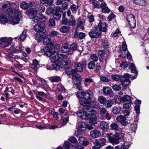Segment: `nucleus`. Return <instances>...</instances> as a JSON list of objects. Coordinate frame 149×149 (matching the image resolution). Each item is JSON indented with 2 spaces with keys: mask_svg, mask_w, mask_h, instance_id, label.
<instances>
[{
  "mask_svg": "<svg viewBox=\"0 0 149 149\" xmlns=\"http://www.w3.org/2000/svg\"><path fill=\"white\" fill-rule=\"evenodd\" d=\"M101 44L103 47L106 48H108L110 46V44L108 40L106 39H102Z\"/></svg>",
  "mask_w": 149,
  "mask_h": 149,
  "instance_id": "nucleus-29",
  "label": "nucleus"
},
{
  "mask_svg": "<svg viewBox=\"0 0 149 149\" xmlns=\"http://www.w3.org/2000/svg\"><path fill=\"white\" fill-rule=\"evenodd\" d=\"M111 133H108L107 136L109 142L113 145H116L119 143V140L118 138V134H116L114 135L111 136Z\"/></svg>",
  "mask_w": 149,
  "mask_h": 149,
  "instance_id": "nucleus-10",
  "label": "nucleus"
},
{
  "mask_svg": "<svg viewBox=\"0 0 149 149\" xmlns=\"http://www.w3.org/2000/svg\"><path fill=\"white\" fill-rule=\"evenodd\" d=\"M120 33V31L119 30L117 29L116 31L113 32L111 33V37H116Z\"/></svg>",
  "mask_w": 149,
  "mask_h": 149,
  "instance_id": "nucleus-59",
  "label": "nucleus"
},
{
  "mask_svg": "<svg viewBox=\"0 0 149 149\" xmlns=\"http://www.w3.org/2000/svg\"><path fill=\"white\" fill-rule=\"evenodd\" d=\"M112 88L116 91H118L121 90V87L118 85L115 84L113 86Z\"/></svg>",
  "mask_w": 149,
  "mask_h": 149,
  "instance_id": "nucleus-58",
  "label": "nucleus"
},
{
  "mask_svg": "<svg viewBox=\"0 0 149 149\" xmlns=\"http://www.w3.org/2000/svg\"><path fill=\"white\" fill-rule=\"evenodd\" d=\"M100 5H101V7L102 9V11L104 13H109L110 12V10L108 8L106 3L104 2L101 3Z\"/></svg>",
  "mask_w": 149,
  "mask_h": 149,
  "instance_id": "nucleus-24",
  "label": "nucleus"
},
{
  "mask_svg": "<svg viewBox=\"0 0 149 149\" xmlns=\"http://www.w3.org/2000/svg\"><path fill=\"white\" fill-rule=\"evenodd\" d=\"M90 37L92 38H98L101 34V32L96 27H93L91 31L89 33Z\"/></svg>",
  "mask_w": 149,
  "mask_h": 149,
  "instance_id": "nucleus-8",
  "label": "nucleus"
},
{
  "mask_svg": "<svg viewBox=\"0 0 149 149\" xmlns=\"http://www.w3.org/2000/svg\"><path fill=\"white\" fill-rule=\"evenodd\" d=\"M83 81L84 84L86 86H88L90 83H94L93 79L89 77L86 78Z\"/></svg>",
  "mask_w": 149,
  "mask_h": 149,
  "instance_id": "nucleus-30",
  "label": "nucleus"
},
{
  "mask_svg": "<svg viewBox=\"0 0 149 149\" xmlns=\"http://www.w3.org/2000/svg\"><path fill=\"white\" fill-rule=\"evenodd\" d=\"M84 22L82 21H80L77 24V27H80L82 30L84 29Z\"/></svg>",
  "mask_w": 149,
  "mask_h": 149,
  "instance_id": "nucleus-52",
  "label": "nucleus"
},
{
  "mask_svg": "<svg viewBox=\"0 0 149 149\" xmlns=\"http://www.w3.org/2000/svg\"><path fill=\"white\" fill-rule=\"evenodd\" d=\"M127 20L129 26L132 28H134L136 26V21L135 16L132 14H129L127 16Z\"/></svg>",
  "mask_w": 149,
  "mask_h": 149,
  "instance_id": "nucleus-11",
  "label": "nucleus"
},
{
  "mask_svg": "<svg viewBox=\"0 0 149 149\" xmlns=\"http://www.w3.org/2000/svg\"><path fill=\"white\" fill-rule=\"evenodd\" d=\"M79 91L77 92L76 94L77 96L79 99L80 98L83 97H84L85 92L82 91H80L79 90Z\"/></svg>",
  "mask_w": 149,
  "mask_h": 149,
  "instance_id": "nucleus-53",
  "label": "nucleus"
},
{
  "mask_svg": "<svg viewBox=\"0 0 149 149\" xmlns=\"http://www.w3.org/2000/svg\"><path fill=\"white\" fill-rule=\"evenodd\" d=\"M102 91L104 95H109L110 96H112L113 95L112 89L109 87H103Z\"/></svg>",
  "mask_w": 149,
  "mask_h": 149,
  "instance_id": "nucleus-19",
  "label": "nucleus"
},
{
  "mask_svg": "<svg viewBox=\"0 0 149 149\" xmlns=\"http://www.w3.org/2000/svg\"><path fill=\"white\" fill-rule=\"evenodd\" d=\"M37 7L40 12H44L45 10V7L43 5H41L40 3L37 5Z\"/></svg>",
  "mask_w": 149,
  "mask_h": 149,
  "instance_id": "nucleus-49",
  "label": "nucleus"
},
{
  "mask_svg": "<svg viewBox=\"0 0 149 149\" xmlns=\"http://www.w3.org/2000/svg\"><path fill=\"white\" fill-rule=\"evenodd\" d=\"M17 5L14 3L9 2L4 4L2 6V9L4 10L6 15H4L3 22L6 23L9 20L13 25L17 24L19 21V17H22V13L17 9Z\"/></svg>",
  "mask_w": 149,
  "mask_h": 149,
  "instance_id": "nucleus-1",
  "label": "nucleus"
},
{
  "mask_svg": "<svg viewBox=\"0 0 149 149\" xmlns=\"http://www.w3.org/2000/svg\"><path fill=\"white\" fill-rule=\"evenodd\" d=\"M78 7V6L77 5L76 6L75 4H73L71 6L70 8L73 13H75L77 11Z\"/></svg>",
  "mask_w": 149,
  "mask_h": 149,
  "instance_id": "nucleus-48",
  "label": "nucleus"
},
{
  "mask_svg": "<svg viewBox=\"0 0 149 149\" xmlns=\"http://www.w3.org/2000/svg\"><path fill=\"white\" fill-rule=\"evenodd\" d=\"M90 58L94 61H97L98 59V57L95 54H93L90 56Z\"/></svg>",
  "mask_w": 149,
  "mask_h": 149,
  "instance_id": "nucleus-55",
  "label": "nucleus"
},
{
  "mask_svg": "<svg viewBox=\"0 0 149 149\" xmlns=\"http://www.w3.org/2000/svg\"><path fill=\"white\" fill-rule=\"evenodd\" d=\"M87 62L86 61H83L81 63L77 62L75 64L76 69L77 71L81 72L86 66Z\"/></svg>",
  "mask_w": 149,
  "mask_h": 149,
  "instance_id": "nucleus-14",
  "label": "nucleus"
},
{
  "mask_svg": "<svg viewBox=\"0 0 149 149\" xmlns=\"http://www.w3.org/2000/svg\"><path fill=\"white\" fill-rule=\"evenodd\" d=\"M129 69L131 70L132 72L137 74L138 71L136 69V67L134 64L132 63H129Z\"/></svg>",
  "mask_w": 149,
  "mask_h": 149,
  "instance_id": "nucleus-32",
  "label": "nucleus"
},
{
  "mask_svg": "<svg viewBox=\"0 0 149 149\" xmlns=\"http://www.w3.org/2000/svg\"><path fill=\"white\" fill-rule=\"evenodd\" d=\"M77 44L76 43H73L70 45V50L72 52V54H73V51L77 49Z\"/></svg>",
  "mask_w": 149,
  "mask_h": 149,
  "instance_id": "nucleus-43",
  "label": "nucleus"
},
{
  "mask_svg": "<svg viewBox=\"0 0 149 149\" xmlns=\"http://www.w3.org/2000/svg\"><path fill=\"white\" fill-rule=\"evenodd\" d=\"M91 136L93 138H98L101 134L100 132L98 130H94L90 132Z\"/></svg>",
  "mask_w": 149,
  "mask_h": 149,
  "instance_id": "nucleus-22",
  "label": "nucleus"
},
{
  "mask_svg": "<svg viewBox=\"0 0 149 149\" xmlns=\"http://www.w3.org/2000/svg\"><path fill=\"white\" fill-rule=\"evenodd\" d=\"M99 102L102 104H105L107 101V99L105 97L102 96H100L98 97Z\"/></svg>",
  "mask_w": 149,
  "mask_h": 149,
  "instance_id": "nucleus-41",
  "label": "nucleus"
},
{
  "mask_svg": "<svg viewBox=\"0 0 149 149\" xmlns=\"http://www.w3.org/2000/svg\"><path fill=\"white\" fill-rule=\"evenodd\" d=\"M109 51L108 49H104L100 50L98 52V54L101 57L107 56L109 55Z\"/></svg>",
  "mask_w": 149,
  "mask_h": 149,
  "instance_id": "nucleus-23",
  "label": "nucleus"
},
{
  "mask_svg": "<svg viewBox=\"0 0 149 149\" xmlns=\"http://www.w3.org/2000/svg\"><path fill=\"white\" fill-rule=\"evenodd\" d=\"M130 97L128 95H124L122 98V100L123 102L130 101Z\"/></svg>",
  "mask_w": 149,
  "mask_h": 149,
  "instance_id": "nucleus-54",
  "label": "nucleus"
},
{
  "mask_svg": "<svg viewBox=\"0 0 149 149\" xmlns=\"http://www.w3.org/2000/svg\"><path fill=\"white\" fill-rule=\"evenodd\" d=\"M133 2L137 5L144 6L146 4L145 0H133Z\"/></svg>",
  "mask_w": 149,
  "mask_h": 149,
  "instance_id": "nucleus-28",
  "label": "nucleus"
},
{
  "mask_svg": "<svg viewBox=\"0 0 149 149\" xmlns=\"http://www.w3.org/2000/svg\"><path fill=\"white\" fill-rule=\"evenodd\" d=\"M27 11L29 18L32 19L35 17L36 15L37 14V10L36 8H31Z\"/></svg>",
  "mask_w": 149,
  "mask_h": 149,
  "instance_id": "nucleus-16",
  "label": "nucleus"
},
{
  "mask_svg": "<svg viewBox=\"0 0 149 149\" xmlns=\"http://www.w3.org/2000/svg\"><path fill=\"white\" fill-rule=\"evenodd\" d=\"M76 70V69H69L67 70L66 72L68 74H71L72 75V76H73L77 74H77Z\"/></svg>",
  "mask_w": 149,
  "mask_h": 149,
  "instance_id": "nucleus-40",
  "label": "nucleus"
},
{
  "mask_svg": "<svg viewBox=\"0 0 149 149\" xmlns=\"http://www.w3.org/2000/svg\"><path fill=\"white\" fill-rule=\"evenodd\" d=\"M70 146V143L66 141L64 143L63 146L65 149H69Z\"/></svg>",
  "mask_w": 149,
  "mask_h": 149,
  "instance_id": "nucleus-60",
  "label": "nucleus"
},
{
  "mask_svg": "<svg viewBox=\"0 0 149 149\" xmlns=\"http://www.w3.org/2000/svg\"><path fill=\"white\" fill-rule=\"evenodd\" d=\"M123 77V76L118 74H113L111 76V78L114 81H118L119 80L120 81V79Z\"/></svg>",
  "mask_w": 149,
  "mask_h": 149,
  "instance_id": "nucleus-38",
  "label": "nucleus"
},
{
  "mask_svg": "<svg viewBox=\"0 0 149 149\" xmlns=\"http://www.w3.org/2000/svg\"><path fill=\"white\" fill-rule=\"evenodd\" d=\"M88 100L85 97L79 98V103L84 106V112H82L81 111H79L77 112V114L81 119L88 120L89 123L91 125L93 124H95L96 119V112L88 107L91 105V102Z\"/></svg>",
  "mask_w": 149,
  "mask_h": 149,
  "instance_id": "nucleus-2",
  "label": "nucleus"
},
{
  "mask_svg": "<svg viewBox=\"0 0 149 149\" xmlns=\"http://www.w3.org/2000/svg\"><path fill=\"white\" fill-rule=\"evenodd\" d=\"M113 104V102L111 100H107L106 103L105 104L106 105L107 108H110Z\"/></svg>",
  "mask_w": 149,
  "mask_h": 149,
  "instance_id": "nucleus-46",
  "label": "nucleus"
},
{
  "mask_svg": "<svg viewBox=\"0 0 149 149\" xmlns=\"http://www.w3.org/2000/svg\"><path fill=\"white\" fill-rule=\"evenodd\" d=\"M58 34V32L55 31H52L49 33V36L51 37H54L56 36Z\"/></svg>",
  "mask_w": 149,
  "mask_h": 149,
  "instance_id": "nucleus-62",
  "label": "nucleus"
},
{
  "mask_svg": "<svg viewBox=\"0 0 149 149\" xmlns=\"http://www.w3.org/2000/svg\"><path fill=\"white\" fill-rule=\"evenodd\" d=\"M88 68L90 69H93L95 67V63L93 61H90L88 65Z\"/></svg>",
  "mask_w": 149,
  "mask_h": 149,
  "instance_id": "nucleus-51",
  "label": "nucleus"
},
{
  "mask_svg": "<svg viewBox=\"0 0 149 149\" xmlns=\"http://www.w3.org/2000/svg\"><path fill=\"white\" fill-rule=\"evenodd\" d=\"M106 139L104 138H100L94 142L95 146L93 147V149H99L105 144Z\"/></svg>",
  "mask_w": 149,
  "mask_h": 149,
  "instance_id": "nucleus-9",
  "label": "nucleus"
},
{
  "mask_svg": "<svg viewBox=\"0 0 149 149\" xmlns=\"http://www.w3.org/2000/svg\"><path fill=\"white\" fill-rule=\"evenodd\" d=\"M131 106L130 103H125L123 105V109H130Z\"/></svg>",
  "mask_w": 149,
  "mask_h": 149,
  "instance_id": "nucleus-57",
  "label": "nucleus"
},
{
  "mask_svg": "<svg viewBox=\"0 0 149 149\" xmlns=\"http://www.w3.org/2000/svg\"><path fill=\"white\" fill-rule=\"evenodd\" d=\"M57 89L59 92H61L65 93L66 92V90L65 89L62 85H59V87H58Z\"/></svg>",
  "mask_w": 149,
  "mask_h": 149,
  "instance_id": "nucleus-50",
  "label": "nucleus"
},
{
  "mask_svg": "<svg viewBox=\"0 0 149 149\" xmlns=\"http://www.w3.org/2000/svg\"><path fill=\"white\" fill-rule=\"evenodd\" d=\"M68 24L70 26H74L76 24V21L74 17L73 16H71L69 18L68 21Z\"/></svg>",
  "mask_w": 149,
  "mask_h": 149,
  "instance_id": "nucleus-36",
  "label": "nucleus"
},
{
  "mask_svg": "<svg viewBox=\"0 0 149 149\" xmlns=\"http://www.w3.org/2000/svg\"><path fill=\"white\" fill-rule=\"evenodd\" d=\"M49 25L50 27L51 28L55 27V22L53 19H50L49 20Z\"/></svg>",
  "mask_w": 149,
  "mask_h": 149,
  "instance_id": "nucleus-47",
  "label": "nucleus"
},
{
  "mask_svg": "<svg viewBox=\"0 0 149 149\" xmlns=\"http://www.w3.org/2000/svg\"><path fill=\"white\" fill-rule=\"evenodd\" d=\"M130 146V144L128 142H125L124 144L121 147L119 146H115V149H128Z\"/></svg>",
  "mask_w": 149,
  "mask_h": 149,
  "instance_id": "nucleus-27",
  "label": "nucleus"
},
{
  "mask_svg": "<svg viewBox=\"0 0 149 149\" xmlns=\"http://www.w3.org/2000/svg\"><path fill=\"white\" fill-rule=\"evenodd\" d=\"M49 79L52 82H57L61 81V78L58 76H52L49 77Z\"/></svg>",
  "mask_w": 149,
  "mask_h": 149,
  "instance_id": "nucleus-31",
  "label": "nucleus"
},
{
  "mask_svg": "<svg viewBox=\"0 0 149 149\" xmlns=\"http://www.w3.org/2000/svg\"><path fill=\"white\" fill-rule=\"evenodd\" d=\"M60 31L63 33H68L69 32V28L66 26H62L60 29Z\"/></svg>",
  "mask_w": 149,
  "mask_h": 149,
  "instance_id": "nucleus-42",
  "label": "nucleus"
},
{
  "mask_svg": "<svg viewBox=\"0 0 149 149\" xmlns=\"http://www.w3.org/2000/svg\"><path fill=\"white\" fill-rule=\"evenodd\" d=\"M33 21L35 23H39L41 22L45 21L46 20V18L44 15H42L40 16L39 17H35L33 18Z\"/></svg>",
  "mask_w": 149,
  "mask_h": 149,
  "instance_id": "nucleus-20",
  "label": "nucleus"
},
{
  "mask_svg": "<svg viewBox=\"0 0 149 149\" xmlns=\"http://www.w3.org/2000/svg\"><path fill=\"white\" fill-rule=\"evenodd\" d=\"M116 120L119 122L122 125L125 126L127 125L128 123L124 116L120 115L116 118Z\"/></svg>",
  "mask_w": 149,
  "mask_h": 149,
  "instance_id": "nucleus-15",
  "label": "nucleus"
},
{
  "mask_svg": "<svg viewBox=\"0 0 149 149\" xmlns=\"http://www.w3.org/2000/svg\"><path fill=\"white\" fill-rule=\"evenodd\" d=\"M84 97L88 100H91L93 97L92 92L90 90H87L85 92Z\"/></svg>",
  "mask_w": 149,
  "mask_h": 149,
  "instance_id": "nucleus-26",
  "label": "nucleus"
},
{
  "mask_svg": "<svg viewBox=\"0 0 149 149\" xmlns=\"http://www.w3.org/2000/svg\"><path fill=\"white\" fill-rule=\"evenodd\" d=\"M42 38L40 40H37L39 42L43 41L45 44L46 45L44 46L42 49L41 50V52H44L46 51H50L52 49L54 48V45L51 41V38L50 36L48 35L44 36L42 35Z\"/></svg>",
  "mask_w": 149,
  "mask_h": 149,
  "instance_id": "nucleus-4",
  "label": "nucleus"
},
{
  "mask_svg": "<svg viewBox=\"0 0 149 149\" xmlns=\"http://www.w3.org/2000/svg\"><path fill=\"white\" fill-rule=\"evenodd\" d=\"M69 140L71 142L73 143H76L77 142V139L73 136H71L69 139Z\"/></svg>",
  "mask_w": 149,
  "mask_h": 149,
  "instance_id": "nucleus-61",
  "label": "nucleus"
},
{
  "mask_svg": "<svg viewBox=\"0 0 149 149\" xmlns=\"http://www.w3.org/2000/svg\"><path fill=\"white\" fill-rule=\"evenodd\" d=\"M86 124L84 122H80L77 125V128L79 131H84L86 128Z\"/></svg>",
  "mask_w": 149,
  "mask_h": 149,
  "instance_id": "nucleus-17",
  "label": "nucleus"
},
{
  "mask_svg": "<svg viewBox=\"0 0 149 149\" xmlns=\"http://www.w3.org/2000/svg\"><path fill=\"white\" fill-rule=\"evenodd\" d=\"M27 32V30H24L22 34V35L19 37V39H20V40L22 41H24L26 38V33Z\"/></svg>",
  "mask_w": 149,
  "mask_h": 149,
  "instance_id": "nucleus-44",
  "label": "nucleus"
},
{
  "mask_svg": "<svg viewBox=\"0 0 149 149\" xmlns=\"http://www.w3.org/2000/svg\"><path fill=\"white\" fill-rule=\"evenodd\" d=\"M110 127L112 129L115 130H118V125L115 123H112L110 125Z\"/></svg>",
  "mask_w": 149,
  "mask_h": 149,
  "instance_id": "nucleus-56",
  "label": "nucleus"
},
{
  "mask_svg": "<svg viewBox=\"0 0 149 149\" xmlns=\"http://www.w3.org/2000/svg\"><path fill=\"white\" fill-rule=\"evenodd\" d=\"M14 64L15 65V66L16 67L21 68L23 67V66L22 65L20 64L19 62H18L17 61H15L14 63Z\"/></svg>",
  "mask_w": 149,
  "mask_h": 149,
  "instance_id": "nucleus-64",
  "label": "nucleus"
},
{
  "mask_svg": "<svg viewBox=\"0 0 149 149\" xmlns=\"http://www.w3.org/2000/svg\"><path fill=\"white\" fill-rule=\"evenodd\" d=\"M121 107L119 106H116L114 107L112 109V111L114 114L118 113L121 110Z\"/></svg>",
  "mask_w": 149,
  "mask_h": 149,
  "instance_id": "nucleus-39",
  "label": "nucleus"
},
{
  "mask_svg": "<svg viewBox=\"0 0 149 149\" xmlns=\"http://www.w3.org/2000/svg\"><path fill=\"white\" fill-rule=\"evenodd\" d=\"M55 50L53 48L50 51L44 52L43 55L48 57H50L51 61L56 63V67L58 69L60 68L66 69L69 67L71 63L69 59L65 58L64 54H60Z\"/></svg>",
  "mask_w": 149,
  "mask_h": 149,
  "instance_id": "nucleus-3",
  "label": "nucleus"
},
{
  "mask_svg": "<svg viewBox=\"0 0 149 149\" xmlns=\"http://www.w3.org/2000/svg\"><path fill=\"white\" fill-rule=\"evenodd\" d=\"M108 112L107 111L105 108L103 107L101 108L100 111V114L101 117L102 118Z\"/></svg>",
  "mask_w": 149,
  "mask_h": 149,
  "instance_id": "nucleus-37",
  "label": "nucleus"
},
{
  "mask_svg": "<svg viewBox=\"0 0 149 149\" xmlns=\"http://www.w3.org/2000/svg\"><path fill=\"white\" fill-rule=\"evenodd\" d=\"M107 24L105 22L102 23L100 22L97 25L98 30L101 32H106L107 31Z\"/></svg>",
  "mask_w": 149,
  "mask_h": 149,
  "instance_id": "nucleus-18",
  "label": "nucleus"
},
{
  "mask_svg": "<svg viewBox=\"0 0 149 149\" xmlns=\"http://www.w3.org/2000/svg\"><path fill=\"white\" fill-rule=\"evenodd\" d=\"M61 50L62 52L67 53L68 55L72 54V52L70 50L69 44L68 43H63L61 47Z\"/></svg>",
  "mask_w": 149,
  "mask_h": 149,
  "instance_id": "nucleus-13",
  "label": "nucleus"
},
{
  "mask_svg": "<svg viewBox=\"0 0 149 149\" xmlns=\"http://www.w3.org/2000/svg\"><path fill=\"white\" fill-rule=\"evenodd\" d=\"M41 3H45L49 5L52 4L54 2L53 0H40Z\"/></svg>",
  "mask_w": 149,
  "mask_h": 149,
  "instance_id": "nucleus-45",
  "label": "nucleus"
},
{
  "mask_svg": "<svg viewBox=\"0 0 149 149\" xmlns=\"http://www.w3.org/2000/svg\"><path fill=\"white\" fill-rule=\"evenodd\" d=\"M52 14L54 19L57 20H59L61 17V15L58 12L53 11Z\"/></svg>",
  "mask_w": 149,
  "mask_h": 149,
  "instance_id": "nucleus-34",
  "label": "nucleus"
},
{
  "mask_svg": "<svg viewBox=\"0 0 149 149\" xmlns=\"http://www.w3.org/2000/svg\"><path fill=\"white\" fill-rule=\"evenodd\" d=\"M100 127L101 129L104 131L107 130L109 128L107 123L104 121L100 123Z\"/></svg>",
  "mask_w": 149,
  "mask_h": 149,
  "instance_id": "nucleus-25",
  "label": "nucleus"
},
{
  "mask_svg": "<svg viewBox=\"0 0 149 149\" xmlns=\"http://www.w3.org/2000/svg\"><path fill=\"white\" fill-rule=\"evenodd\" d=\"M45 25L43 22H41L35 24L34 26V29L37 33L35 35V39L36 40H40L42 38V34L45 33Z\"/></svg>",
  "mask_w": 149,
  "mask_h": 149,
  "instance_id": "nucleus-5",
  "label": "nucleus"
},
{
  "mask_svg": "<svg viewBox=\"0 0 149 149\" xmlns=\"http://www.w3.org/2000/svg\"><path fill=\"white\" fill-rule=\"evenodd\" d=\"M136 77V76L131 77V75H130L129 74L125 73L124 74L123 78L120 79L121 84L123 87H126L130 83V81L129 80L130 78H131L133 80L135 79Z\"/></svg>",
  "mask_w": 149,
  "mask_h": 149,
  "instance_id": "nucleus-6",
  "label": "nucleus"
},
{
  "mask_svg": "<svg viewBox=\"0 0 149 149\" xmlns=\"http://www.w3.org/2000/svg\"><path fill=\"white\" fill-rule=\"evenodd\" d=\"M72 82L76 85L77 88L79 90L81 89V78L79 74L72 76Z\"/></svg>",
  "mask_w": 149,
  "mask_h": 149,
  "instance_id": "nucleus-7",
  "label": "nucleus"
},
{
  "mask_svg": "<svg viewBox=\"0 0 149 149\" xmlns=\"http://www.w3.org/2000/svg\"><path fill=\"white\" fill-rule=\"evenodd\" d=\"M32 4L30 3L28 4L24 2L20 4V7L23 9H26L28 8L30 9L29 7H31Z\"/></svg>",
  "mask_w": 149,
  "mask_h": 149,
  "instance_id": "nucleus-33",
  "label": "nucleus"
},
{
  "mask_svg": "<svg viewBox=\"0 0 149 149\" xmlns=\"http://www.w3.org/2000/svg\"><path fill=\"white\" fill-rule=\"evenodd\" d=\"M12 40L13 39L11 38H1L0 39L1 45L3 47H7L10 44Z\"/></svg>",
  "mask_w": 149,
  "mask_h": 149,
  "instance_id": "nucleus-12",
  "label": "nucleus"
},
{
  "mask_svg": "<svg viewBox=\"0 0 149 149\" xmlns=\"http://www.w3.org/2000/svg\"><path fill=\"white\" fill-rule=\"evenodd\" d=\"M79 143L83 145L84 146H86L88 145V142L86 139L84 137H81L79 139Z\"/></svg>",
  "mask_w": 149,
  "mask_h": 149,
  "instance_id": "nucleus-35",
  "label": "nucleus"
},
{
  "mask_svg": "<svg viewBox=\"0 0 149 149\" xmlns=\"http://www.w3.org/2000/svg\"><path fill=\"white\" fill-rule=\"evenodd\" d=\"M93 3L94 6L96 8H99L101 7V5H99L98 2L94 0L93 1Z\"/></svg>",
  "mask_w": 149,
  "mask_h": 149,
  "instance_id": "nucleus-63",
  "label": "nucleus"
},
{
  "mask_svg": "<svg viewBox=\"0 0 149 149\" xmlns=\"http://www.w3.org/2000/svg\"><path fill=\"white\" fill-rule=\"evenodd\" d=\"M39 65V63L38 60L35 59L33 60V63L29 64V66L31 68L33 69L35 71H37L38 68V66Z\"/></svg>",
  "mask_w": 149,
  "mask_h": 149,
  "instance_id": "nucleus-21",
  "label": "nucleus"
}]
</instances>
